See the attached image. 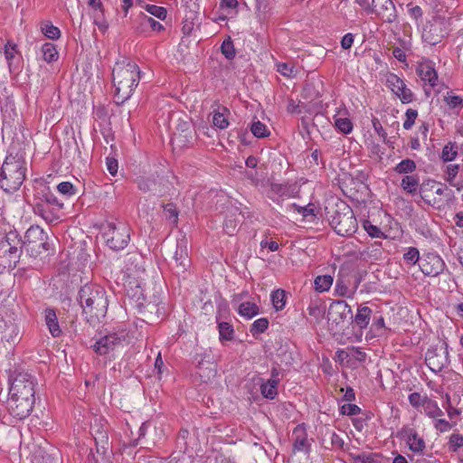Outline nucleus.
Returning a JSON list of instances; mask_svg holds the SVG:
<instances>
[{
	"mask_svg": "<svg viewBox=\"0 0 463 463\" xmlns=\"http://www.w3.org/2000/svg\"><path fill=\"white\" fill-rule=\"evenodd\" d=\"M238 222L235 219L227 218L223 223V230L226 234L233 235L237 230Z\"/></svg>",
	"mask_w": 463,
	"mask_h": 463,
	"instance_id": "e2e57ef3",
	"label": "nucleus"
},
{
	"mask_svg": "<svg viewBox=\"0 0 463 463\" xmlns=\"http://www.w3.org/2000/svg\"><path fill=\"white\" fill-rule=\"evenodd\" d=\"M461 447H463V436L458 433L452 434L449 440V449L455 452Z\"/></svg>",
	"mask_w": 463,
	"mask_h": 463,
	"instance_id": "5fc2aeb1",
	"label": "nucleus"
},
{
	"mask_svg": "<svg viewBox=\"0 0 463 463\" xmlns=\"http://www.w3.org/2000/svg\"><path fill=\"white\" fill-rule=\"evenodd\" d=\"M34 378L28 373L19 372L12 379L7 400L9 413L18 420L26 418L33 408Z\"/></svg>",
	"mask_w": 463,
	"mask_h": 463,
	"instance_id": "f257e3e1",
	"label": "nucleus"
},
{
	"mask_svg": "<svg viewBox=\"0 0 463 463\" xmlns=\"http://www.w3.org/2000/svg\"><path fill=\"white\" fill-rule=\"evenodd\" d=\"M444 100L450 109H458L463 107V99L459 96L448 93V95L444 97Z\"/></svg>",
	"mask_w": 463,
	"mask_h": 463,
	"instance_id": "6e6d98bb",
	"label": "nucleus"
},
{
	"mask_svg": "<svg viewBox=\"0 0 463 463\" xmlns=\"http://www.w3.org/2000/svg\"><path fill=\"white\" fill-rule=\"evenodd\" d=\"M103 236L107 245L113 250H123L129 242L130 229L122 222H108Z\"/></svg>",
	"mask_w": 463,
	"mask_h": 463,
	"instance_id": "1a4fd4ad",
	"label": "nucleus"
},
{
	"mask_svg": "<svg viewBox=\"0 0 463 463\" xmlns=\"http://www.w3.org/2000/svg\"><path fill=\"white\" fill-rule=\"evenodd\" d=\"M419 267L425 276L436 277L444 270L445 262L438 254L429 252L423 255Z\"/></svg>",
	"mask_w": 463,
	"mask_h": 463,
	"instance_id": "f8f14e48",
	"label": "nucleus"
},
{
	"mask_svg": "<svg viewBox=\"0 0 463 463\" xmlns=\"http://www.w3.org/2000/svg\"><path fill=\"white\" fill-rule=\"evenodd\" d=\"M146 10L152 15L157 17L158 19L165 20L166 17V9L162 6H157L155 5H147Z\"/></svg>",
	"mask_w": 463,
	"mask_h": 463,
	"instance_id": "864d4df0",
	"label": "nucleus"
},
{
	"mask_svg": "<svg viewBox=\"0 0 463 463\" xmlns=\"http://www.w3.org/2000/svg\"><path fill=\"white\" fill-rule=\"evenodd\" d=\"M140 71L135 62H117L112 71L113 84L115 87V102L122 104L132 95L140 80Z\"/></svg>",
	"mask_w": 463,
	"mask_h": 463,
	"instance_id": "f03ea898",
	"label": "nucleus"
},
{
	"mask_svg": "<svg viewBox=\"0 0 463 463\" xmlns=\"http://www.w3.org/2000/svg\"><path fill=\"white\" fill-rule=\"evenodd\" d=\"M79 301L90 323L105 317L109 301L105 289L98 284H85L79 290Z\"/></svg>",
	"mask_w": 463,
	"mask_h": 463,
	"instance_id": "7ed1b4c3",
	"label": "nucleus"
},
{
	"mask_svg": "<svg viewBox=\"0 0 463 463\" xmlns=\"http://www.w3.org/2000/svg\"><path fill=\"white\" fill-rule=\"evenodd\" d=\"M219 335L221 341H231L233 339L234 329L228 322H220L218 324Z\"/></svg>",
	"mask_w": 463,
	"mask_h": 463,
	"instance_id": "473e14b6",
	"label": "nucleus"
},
{
	"mask_svg": "<svg viewBox=\"0 0 463 463\" xmlns=\"http://www.w3.org/2000/svg\"><path fill=\"white\" fill-rule=\"evenodd\" d=\"M92 435L97 448L100 445L101 449L106 450L105 445L108 444V435L106 431L97 430L96 433Z\"/></svg>",
	"mask_w": 463,
	"mask_h": 463,
	"instance_id": "680f3d73",
	"label": "nucleus"
},
{
	"mask_svg": "<svg viewBox=\"0 0 463 463\" xmlns=\"http://www.w3.org/2000/svg\"><path fill=\"white\" fill-rule=\"evenodd\" d=\"M62 207L49 205L42 203H33V212L36 215L41 216L46 222H53L60 218V211Z\"/></svg>",
	"mask_w": 463,
	"mask_h": 463,
	"instance_id": "a211bd4d",
	"label": "nucleus"
},
{
	"mask_svg": "<svg viewBox=\"0 0 463 463\" xmlns=\"http://www.w3.org/2000/svg\"><path fill=\"white\" fill-rule=\"evenodd\" d=\"M217 368L213 362L210 360H200L196 366V374L200 377L203 383H208L215 377Z\"/></svg>",
	"mask_w": 463,
	"mask_h": 463,
	"instance_id": "aec40b11",
	"label": "nucleus"
},
{
	"mask_svg": "<svg viewBox=\"0 0 463 463\" xmlns=\"http://www.w3.org/2000/svg\"><path fill=\"white\" fill-rule=\"evenodd\" d=\"M97 454H98V457L96 458L94 453L92 451H90V453L87 458L88 463H105L106 462V459L104 457L105 449H102V451H100L99 448H97Z\"/></svg>",
	"mask_w": 463,
	"mask_h": 463,
	"instance_id": "338daca9",
	"label": "nucleus"
},
{
	"mask_svg": "<svg viewBox=\"0 0 463 463\" xmlns=\"http://www.w3.org/2000/svg\"><path fill=\"white\" fill-rule=\"evenodd\" d=\"M426 364L433 372H440L448 363V353L446 350H429L426 354Z\"/></svg>",
	"mask_w": 463,
	"mask_h": 463,
	"instance_id": "f3484780",
	"label": "nucleus"
},
{
	"mask_svg": "<svg viewBox=\"0 0 463 463\" xmlns=\"http://www.w3.org/2000/svg\"><path fill=\"white\" fill-rule=\"evenodd\" d=\"M459 171V165L458 164H449L446 166V181L452 186L457 187L458 190H460L461 186L454 182L457 175Z\"/></svg>",
	"mask_w": 463,
	"mask_h": 463,
	"instance_id": "72a5a7b5",
	"label": "nucleus"
},
{
	"mask_svg": "<svg viewBox=\"0 0 463 463\" xmlns=\"http://www.w3.org/2000/svg\"><path fill=\"white\" fill-rule=\"evenodd\" d=\"M250 131L254 135V137L258 138L266 137L270 134L266 125L260 122V120L252 122V124L250 125Z\"/></svg>",
	"mask_w": 463,
	"mask_h": 463,
	"instance_id": "a19ab883",
	"label": "nucleus"
},
{
	"mask_svg": "<svg viewBox=\"0 0 463 463\" xmlns=\"http://www.w3.org/2000/svg\"><path fill=\"white\" fill-rule=\"evenodd\" d=\"M388 86L392 91L399 97L402 103H410L413 100L412 91L407 88L404 81L395 74H390L387 78Z\"/></svg>",
	"mask_w": 463,
	"mask_h": 463,
	"instance_id": "2eb2a0df",
	"label": "nucleus"
},
{
	"mask_svg": "<svg viewBox=\"0 0 463 463\" xmlns=\"http://www.w3.org/2000/svg\"><path fill=\"white\" fill-rule=\"evenodd\" d=\"M420 194L425 203L437 209L449 205L454 197L452 190L449 189L446 184L434 180L424 182L420 185Z\"/></svg>",
	"mask_w": 463,
	"mask_h": 463,
	"instance_id": "0eeeda50",
	"label": "nucleus"
},
{
	"mask_svg": "<svg viewBox=\"0 0 463 463\" xmlns=\"http://www.w3.org/2000/svg\"><path fill=\"white\" fill-rule=\"evenodd\" d=\"M293 451L308 453L310 444L307 440L306 428L303 425H298L292 432Z\"/></svg>",
	"mask_w": 463,
	"mask_h": 463,
	"instance_id": "6ab92c4d",
	"label": "nucleus"
},
{
	"mask_svg": "<svg viewBox=\"0 0 463 463\" xmlns=\"http://www.w3.org/2000/svg\"><path fill=\"white\" fill-rule=\"evenodd\" d=\"M106 165H107V169L109 172V174L112 175L113 176H115L118 173V160L115 158H112V157H107Z\"/></svg>",
	"mask_w": 463,
	"mask_h": 463,
	"instance_id": "774afa93",
	"label": "nucleus"
},
{
	"mask_svg": "<svg viewBox=\"0 0 463 463\" xmlns=\"http://www.w3.org/2000/svg\"><path fill=\"white\" fill-rule=\"evenodd\" d=\"M278 71L283 76L291 78L296 75L295 70L293 66H290L288 63H279L278 65Z\"/></svg>",
	"mask_w": 463,
	"mask_h": 463,
	"instance_id": "69168bd1",
	"label": "nucleus"
},
{
	"mask_svg": "<svg viewBox=\"0 0 463 463\" xmlns=\"http://www.w3.org/2000/svg\"><path fill=\"white\" fill-rule=\"evenodd\" d=\"M436 31L437 28L433 24L430 25L429 27H426L422 33L423 40L430 45H435L439 43L440 42V35L434 34L433 32Z\"/></svg>",
	"mask_w": 463,
	"mask_h": 463,
	"instance_id": "f704fd0d",
	"label": "nucleus"
},
{
	"mask_svg": "<svg viewBox=\"0 0 463 463\" xmlns=\"http://www.w3.org/2000/svg\"><path fill=\"white\" fill-rule=\"evenodd\" d=\"M403 260L408 265H414L417 262H420V251L415 247H410L408 250L403 254Z\"/></svg>",
	"mask_w": 463,
	"mask_h": 463,
	"instance_id": "c03bdc74",
	"label": "nucleus"
},
{
	"mask_svg": "<svg viewBox=\"0 0 463 463\" xmlns=\"http://www.w3.org/2000/svg\"><path fill=\"white\" fill-rule=\"evenodd\" d=\"M405 116L406 119L403 122V128L408 130L411 129V127L414 125L415 119L418 117V112L415 109H407Z\"/></svg>",
	"mask_w": 463,
	"mask_h": 463,
	"instance_id": "4d7b16f0",
	"label": "nucleus"
},
{
	"mask_svg": "<svg viewBox=\"0 0 463 463\" xmlns=\"http://www.w3.org/2000/svg\"><path fill=\"white\" fill-rule=\"evenodd\" d=\"M58 191L64 195L71 196L75 194V188L70 182H61L57 186Z\"/></svg>",
	"mask_w": 463,
	"mask_h": 463,
	"instance_id": "052dcab7",
	"label": "nucleus"
},
{
	"mask_svg": "<svg viewBox=\"0 0 463 463\" xmlns=\"http://www.w3.org/2000/svg\"><path fill=\"white\" fill-rule=\"evenodd\" d=\"M128 287L130 288L131 290L134 291L133 294L131 295L132 298H137V301H139L140 299L145 300L143 290L141 289L140 285L137 281L132 282L131 280H129Z\"/></svg>",
	"mask_w": 463,
	"mask_h": 463,
	"instance_id": "0e129e2a",
	"label": "nucleus"
},
{
	"mask_svg": "<svg viewBox=\"0 0 463 463\" xmlns=\"http://www.w3.org/2000/svg\"><path fill=\"white\" fill-rule=\"evenodd\" d=\"M43 33L51 40H57L61 36V31L50 22H46L42 25Z\"/></svg>",
	"mask_w": 463,
	"mask_h": 463,
	"instance_id": "ea45409f",
	"label": "nucleus"
},
{
	"mask_svg": "<svg viewBox=\"0 0 463 463\" xmlns=\"http://www.w3.org/2000/svg\"><path fill=\"white\" fill-rule=\"evenodd\" d=\"M162 180L159 179L158 176L156 177L154 175L150 176H138L135 183L137 185V188L143 193H153L159 196H162L165 194V189L162 185Z\"/></svg>",
	"mask_w": 463,
	"mask_h": 463,
	"instance_id": "dca6fc26",
	"label": "nucleus"
},
{
	"mask_svg": "<svg viewBox=\"0 0 463 463\" xmlns=\"http://www.w3.org/2000/svg\"><path fill=\"white\" fill-rule=\"evenodd\" d=\"M314 283L317 291L325 292L331 288L333 284V277L330 275L317 276Z\"/></svg>",
	"mask_w": 463,
	"mask_h": 463,
	"instance_id": "2f4dec72",
	"label": "nucleus"
},
{
	"mask_svg": "<svg viewBox=\"0 0 463 463\" xmlns=\"http://www.w3.org/2000/svg\"><path fill=\"white\" fill-rule=\"evenodd\" d=\"M328 324L331 331L340 332L353 321V312L345 300H335L328 308Z\"/></svg>",
	"mask_w": 463,
	"mask_h": 463,
	"instance_id": "6e6552de",
	"label": "nucleus"
},
{
	"mask_svg": "<svg viewBox=\"0 0 463 463\" xmlns=\"http://www.w3.org/2000/svg\"><path fill=\"white\" fill-rule=\"evenodd\" d=\"M355 462L360 463H380L381 456L376 453H361L353 455Z\"/></svg>",
	"mask_w": 463,
	"mask_h": 463,
	"instance_id": "79ce46f5",
	"label": "nucleus"
},
{
	"mask_svg": "<svg viewBox=\"0 0 463 463\" xmlns=\"http://www.w3.org/2000/svg\"><path fill=\"white\" fill-rule=\"evenodd\" d=\"M35 203H46L49 205H55L62 207L63 204L59 203L56 196L51 192L50 188L43 186L42 189L37 190L34 194Z\"/></svg>",
	"mask_w": 463,
	"mask_h": 463,
	"instance_id": "b1692460",
	"label": "nucleus"
},
{
	"mask_svg": "<svg viewBox=\"0 0 463 463\" xmlns=\"http://www.w3.org/2000/svg\"><path fill=\"white\" fill-rule=\"evenodd\" d=\"M27 450L29 454L26 458L30 463H60L59 451L46 441L43 444L30 443L27 445Z\"/></svg>",
	"mask_w": 463,
	"mask_h": 463,
	"instance_id": "9b49d317",
	"label": "nucleus"
},
{
	"mask_svg": "<svg viewBox=\"0 0 463 463\" xmlns=\"http://www.w3.org/2000/svg\"><path fill=\"white\" fill-rule=\"evenodd\" d=\"M173 260V268L177 274L184 273L190 267L191 260L188 256L187 241L185 240L177 241Z\"/></svg>",
	"mask_w": 463,
	"mask_h": 463,
	"instance_id": "4468645a",
	"label": "nucleus"
},
{
	"mask_svg": "<svg viewBox=\"0 0 463 463\" xmlns=\"http://www.w3.org/2000/svg\"><path fill=\"white\" fill-rule=\"evenodd\" d=\"M402 435L406 439L410 449L414 452L422 451L425 448V441L418 435L415 430L407 428L402 430Z\"/></svg>",
	"mask_w": 463,
	"mask_h": 463,
	"instance_id": "4be33fe9",
	"label": "nucleus"
},
{
	"mask_svg": "<svg viewBox=\"0 0 463 463\" xmlns=\"http://www.w3.org/2000/svg\"><path fill=\"white\" fill-rule=\"evenodd\" d=\"M371 314L372 309L370 307H358L357 313L354 316V317H353L352 322H354L355 325L361 329L365 328L370 322Z\"/></svg>",
	"mask_w": 463,
	"mask_h": 463,
	"instance_id": "bb28decb",
	"label": "nucleus"
},
{
	"mask_svg": "<svg viewBox=\"0 0 463 463\" xmlns=\"http://www.w3.org/2000/svg\"><path fill=\"white\" fill-rule=\"evenodd\" d=\"M222 112L221 111H214L213 116V124L214 127L224 129L228 127L229 121L225 117V113L228 112V109L226 108H222Z\"/></svg>",
	"mask_w": 463,
	"mask_h": 463,
	"instance_id": "c9c22d12",
	"label": "nucleus"
},
{
	"mask_svg": "<svg viewBox=\"0 0 463 463\" xmlns=\"http://www.w3.org/2000/svg\"><path fill=\"white\" fill-rule=\"evenodd\" d=\"M278 385L276 380H268L260 384V392L266 399L273 400L278 395Z\"/></svg>",
	"mask_w": 463,
	"mask_h": 463,
	"instance_id": "cd10ccee",
	"label": "nucleus"
},
{
	"mask_svg": "<svg viewBox=\"0 0 463 463\" xmlns=\"http://www.w3.org/2000/svg\"><path fill=\"white\" fill-rule=\"evenodd\" d=\"M326 209L329 224L338 235L351 236L357 231V220L348 204L339 202Z\"/></svg>",
	"mask_w": 463,
	"mask_h": 463,
	"instance_id": "39448f33",
	"label": "nucleus"
},
{
	"mask_svg": "<svg viewBox=\"0 0 463 463\" xmlns=\"http://www.w3.org/2000/svg\"><path fill=\"white\" fill-rule=\"evenodd\" d=\"M2 334V339L10 344H15L19 342L21 339V331L19 326L12 322H10L9 324L5 323V327L3 330Z\"/></svg>",
	"mask_w": 463,
	"mask_h": 463,
	"instance_id": "a878e982",
	"label": "nucleus"
},
{
	"mask_svg": "<svg viewBox=\"0 0 463 463\" xmlns=\"http://www.w3.org/2000/svg\"><path fill=\"white\" fill-rule=\"evenodd\" d=\"M5 57L7 61L10 71H12V61L17 52V46L11 41H8L5 45Z\"/></svg>",
	"mask_w": 463,
	"mask_h": 463,
	"instance_id": "a18cd8bd",
	"label": "nucleus"
},
{
	"mask_svg": "<svg viewBox=\"0 0 463 463\" xmlns=\"http://www.w3.org/2000/svg\"><path fill=\"white\" fill-rule=\"evenodd\" d=\"M419 184V180L414 175H405L402 179V187L409 194H413L416 192L417 186Z\"/></svg>",
	"mask_w": 463,
	"mask_h": 463,
	"instance_id": "4c0bfd02",
	"label": "nucleus"
},
{
	"mask_svg": "<svg viewBox=\"0 0 463 463\" xmlns=\"http://www.w3.org/2000/svg\"><path fill=\"white\" fill-rule=\"evenodd\" d=\"M45 324L53 337H58L61 334L56 313L52 308L44 310Z\"/></svg>",
	"mask_w": 463,
	"mask_h": 463,
	"instance_id": "393cba45",
	"label": "nucleus"
},
{
	"mask_svg": "<svg viewBox=\"0 0 463 463\" xmlns=\"http://www.w3.org/2000/svg\"><path fill=\"white\" fill-rule=\"evenodd\" d=\"M416 170V164L411 159H403L394 167V171L398 174H411Z\"/></svg>",
	"mask_w": 463,
	"mask_h": 463,
	"instance_id": "e433bc0d",
	"label": "nucleus"
},
{
	"mask_svg": "<svg viewBox=\"0 0 463 463\" xmlns=\"http://www.w3.org/2000/svg\"><path fill=\"white\" fill-rule=\"evenodd\" d=\"M272 305L276 310H282L286 304L285 291L283 289H277L271 293Z\"/></svg>",
	"mask_w": 463,
	"mask_h": 463,
	"instance_id": "58836bf2",
	"label": "nucleus"
},
{
	"mask_svg": "<svg viewBox=\"0 0 463 463\" xmlns=\"http://www.w3.org/2000/svg\"><path fill=\"white\" fill-rule=\"evenodd\" d=\"M23 251V240L17 231L11 230L0 240V258H6L9 264L16 263Z\"/></svg>",
	"mask_w": 463,
	"mask_h": 463,
	"instance_id": "9d476101",
	"label": "nucleus"
},
{
	"mask_svg": "<svg viewBox=\"0 0 463 463\" xmlns=\"http://www.w3.org/2000/svg\"><path fill=\"white\" fill-rule=\"evenodd\" d=\"M363 227L372 238L384 237V234L381 229L378 226L373 225L369 220H364L363 222Z\"/></svg>",
	"mask_w": 463,
	"mask_h": 463,
	"instance_id": "09e8293b",
	"label": "nucleus"
},
{
	"mask_svg": "<svg viewBox=\"0 0 463 463\" xmlns=\"http://www.w3.org/2000/svg\"><path fill=\"white\" fill-rule=\"evenodd\" d=\"M361 411V409L356 404L346 403L341 406L340 412L343 415L353 416Z\"/></svg>",
	"mask_w": 463,
	"mask_h": 463,
	"instance_id": "bf43d9fd",
	"label": "nucleus"
},
{
	"mask_svg": "<svg viewBox=\"0 0 463 463\" xmlns=\"http://www.w3.org/2000/svg\"><path fill=\"white\" fill-rule=\"evenodd\" d=\"M335 127L343 134H349L353 130V124L347 118H335Z\"/></svg>",
	"mask_w": 463,
	"mask_h": 463,
	"instance_id": "49530a36",
	"label": "nucleus"
},
{
	"mask_svg": "<svg viewBox=\"0 0 463 463\" xmlns=\"http://www.w3.org/2000/svg\"><path fill=\"white\" fill-rule=\"evenodd\" d=\"M43 59L46 62H52L58 60L59 53L56 47L52 43H46L42 46Z\"/></svg>",
	"mask_w": 463,
	"mask_h": 463,
	"instance_id": "c756f323",
	"label": "nucleus"
},
{
	"mask_svg": "<svg viewBox=\"0 0 463 463\" xmlns=\"http://www.w3.org/2000/svg\"><path fill=\"white\" fill-rule=\"evenodd\" d=\"M164 212L165 213L166 219H168L173 223L176 224L178 222V211L175 205L172 203L167 204H163Z\"/></svg>",
	"mask_w": 463,
	"mask_h": 463,
	"instance_id": "3c124183",
	"label": "nucleus"
},
{
	"mask_svg": "<svg viewBox=\"0 0 463 463\" xmlns=\"http://www.w3.org/2000/svg\"><path fill=\"white\" fill-rule=\"evenodd\" d=\"M238 312L242 317L251 318L259 314V307L253 302H242L239 306Z\"/></svg>",
	"mask_w": 463,
	"mask_h": 463,
	"instance_id": "c85d7f7f",
	"label": "nucleus"
},
{
	"mask_svg": "<svg viewBox=\"0 0 463 463\" xmlns=\"http://www.w3.org/2000/svg\"><path fill=\"white\" fill-rule=\"evenodd\" d=\"M27 171L24 155L9 151L0 172V187L6 193L17 191L23 184Z\"/></svg>",
	"mask_w": 463,
	"mask_h": 463,
	"instance_id": "20e7f679",
	"label": "nucleus"
},
{
	"mask_svg": "<svg viewBox=\"0 0 463 463\" xmlns=\"http://www.w3.org/2000/svg\"><path fill=\"white\" fill-rule=\"evenodd\" d=\"M290 209L297 211L298 213H300L304 218L314 215V208L311 204H308L307 206H298L296 203H291L289 205Z\"/></svg>",
	"mask_w": 463,
	"mask_h": 463,
	"instance_id": "13d9d810",
	"label": "nucleus"
},
{
	"mask_svg": "<svg viewBox=\"0 0 463 463\" xmlns=\"http://www.w3.org/2000/svg\"><path fill=\"white\" fill-rule=\"evenodd\" d=\"M222 52L226 59L232 60L235 57V49L232 39L229 37L224 40L221 46Z\"/></svg>",
	"mask_w": 463,
	"mask_h": 463,
	"instance_id": "8fccbe9b",
	"label": "nucleus"
},
{
	"mask_svg": "<svg viewBox=\"0 0 463 463\" xmlns=\"http://www.w3.org/2000/svg\"><path fill=\"white\" fill-rule=\"evenodd\" d=\"M458 155V147L455 144L449 143L447 144L441 153V158L445 162L452 161L456 158Z\"/></svg>",
	"mask_w": 463,
	"mask_h": 463,
	"instance_id": "37998d69",
	"label": "nucleus"
},
{
	"mask_svg": "<svg viewBox=\"0 0 463 463\" xmlns=\"http://www.w3.org/2000/svg\"><path fill=\"white\" fill-rule=\"evenodd\" d=\"M126 339L124 332L109 333L100 337L93 345L95 352L100 355L107 354L113 351L116 346L122 344Z\"/></svg>",
	"mask_w": 463,
	"mask_h": 463,
	"instance_id": "ddd939ff",
	"label": "nucleus"
},
{
	"mask_svg": "<svg viewBox=\"0 0 463 463\" xmlns=\"http://www.w3.org/2000/svg\"><path fill=\"white\" fill-rule=\"evenodd\" d=\"M139 23L143 29L150 28L155 32H160L164 29V26L159 22L144 14L140 15Z\"/></svg>",
	"mask_w": 463,
	"mask_h": 463,
	"instance_id": "7c9ffc66",
	"label": "nucleus"
},
{
	"mask_svg": "<svg viewBox=\"0 0 463 463\" xmlns=\"http://www.w3.org/2000/svg\"><path fill=\"white\" fill-rule=\"evenodd\" d=\"M417 74L421 80L428 82L430 87L438 85V74L430 62H421L417 68Z\"/></svg>",
	"mask_w": 463,
	"mask_h": 463,
	"instance_id": "412c9836",
	"label": "nucleus"
},
{
	"mask_svg": "<svg viewBox=\"0 0 463 463\" xmlns=\"http://www.w3.org/2000/svg\"><path fill=\"white\" fill-rule=\"evenodd\" d=\"M373 8L380 7L379 14L386 16V21L392 22L395 18V5L392 0H372Z\"/></svg>",
	"mask_w": 463,
	"mask_h": 463,
	"instance_id": "5701e85b",
	"label": "nucleus"
},
{
	"mask_svg": "<svg viewBox=\"0 0 463 463\" xmlns=\"http://www.w3.org/2000/svg\"><path fill=\"white\" fill-rule=\"evenodd\" d=\"M23 250L34 260H43L53 253L47 233L38 225H32L23 240Z\"/></svg>",
	"mask_w": 463,
	"mask_h": 463,
	"instance_id": "423d86ee",
	"label": "nucleus"
},
{
	"mask_svg": "<svg viewBox=\"0 0 463 463\" xmlns=\"http://www.w3.org/2000/svg\"><path fill=\"white\" fill-rule=\"evenodd\" d=\"M269 326V320L265 317L259 318L253 322L250 327L252 335L263 333Z\"/></svg>",
	"mask_w": 463,
	"mask_h": 463,
	"instance_id": "603ef678",
	"label": "nucleus"
},
{
	"mask_svg": "<svg viewBox=\"0 0 463 463\" xmlns=\"http://www.w3.org/2000/svg\"><path fill=\"white\" fill-rule=\"evenodd\" d=\"M423 405H424L426 413L430 417L435 418V417L443 415V411L439 408L436 402L431 401V400H426L424 402Z\"/></svg>",
	"mask_w": 463,
	"mask_h": 463,
	"instance_id": "de8ad7c7",
	"label": "nucleus"
}]
</instances>
